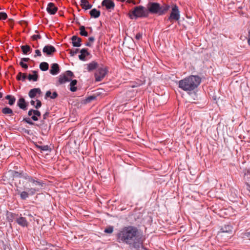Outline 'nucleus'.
I'll list each match as a JSON object with an SVG mask.
<instances>
[{"label": "nucleus", "instance_id": "obj_42", "mask_svg": "<svg viewBox=\"0 0 250 250\" xmlns=\"http://www.w3.org/2000/svg\"><path fill=\"white\" fill-rule=\"evenodd\" d=\"M249 175H250V169H245L244 173L245 177H248Z\"/></svg>", "mask_w": 250, "mask_h": 250}, {"label": "nucleus", "instance_id": "obj_39", "mask_svg": "<svg viewBox=\"0 0 250 250\" xmlns=\"http://www.w3.org/2000/svg\"><path fill=\"white\" fill-rule=\"evenodd\" d=\"M36 102V104H35V107L36 108H39V107H40L41 106L42 103L39 100H37Z\"/></svg>", "mask_w": 250, "mask_h": 250}, {"label": "nucleus", "instance_id": "obj_14", "mask_svg": "<svg viewBox=\"0 0 250 250\" xmlns=\"http://www.w3.org/2000/svg\"><path fill=\"white\" fill-rule=\"evenodd\" d=\"M16 222L21 226L26 227L28 226V223L25 218L20 216L16 219Z\"/></svg>", "mask_w": 250, "mask_h": 250}, {"label": "nucleus", "instance_id": "obj_36", "mask_svg": "<svg viewBox=\"0 0 250 250\" xmlns=\"http://www.w3.org/2000/svg\"><path fill=\"white\" fill-rule=\"evenodd\" d=\"M7 17V15L5 12H0V20H5Z\"/></svg>", "mask_w": 250, "mask_h": 250}, {"label": "nucleus", "instance_id": "obj_7", "mask_svg": "<svg viewBox=\"0 0 250 250\" xmlns=\"http://www.w3.org/2000/svg\"><path fill=\"white\" fill-rule=\"evenodd\" d=\"M180 18V15L178 7L175 4H173L171 7V12L168 18V20L172 22L173 21H178Z\"/></svg>", "mask_w": 250, "mask_h": 250}, {"label": "nucleus", "instance_id": "obj_2", "mask_svg": "<svg viewBox=\"0 0 250 250\" xmlns=\"http://www.w3.org/2000/svg\"><path fill=\"white\" fill-rule=\"evenodd\" d=\"M201 79L198 76L190 75L178 82V87L186 92L195 89L200 84Z\"/></svg>", "mask_w": 250, "mask_h": 250}, {"label": "nucleus", "instance_id": "obj_23", "mask_svg": "<svg viewBox=\"0 0 250 250\" xmlns=\"http://www.w3.org/2000/svg\"><path fill=\"white\" fill-rule=\"evenodd\" d=\"M58 96V94L56 92H54L53 93L50 90L47 91L45 93V98H50L52 99H55Z\"/></svg>", "mask_w": 250, "mask_h": 250}, {"label": "nucleus", "instance_id": "obj_50", "mask_svg": "<svg viewBox=\"0 0 250 250\" xmlns=\"http://www.w3.org/2000/svg\"><path fill=\"white\" fill-rule=\"evenodd\" d=\"M94 99H95V97L91 96V97H89L87 100H88V101H90L91 100H93Z\"/></svg>", "mask_w": 250, "mask_h": 250}, {"label": "nucleus", "instance_id": "obj_29", "mask_svg": "<svg viewBox=\"0 0 250 250\" xmlns=\"http://www.w3.org/2000/svg\"><path fill=\"white\" fill-rule=\"evenodd\" d=\"M49 65L46 62H42L40 64V68L43 71H46L48 69Z\"/></svg>", "mask_w": 250, "mask_h": 250}, {"label": "nucleus", "instance_id": "obj_28", "mask_svg": "<svg viewBox=\"0 0 250 250\" xmlns=\"http://www.w3.org/2000/svg\"><path fill=\"white\" fill-rule=\"evenodd\" d=\"M2 112L4 114H8L10 116H12L13 114V112L12 110L7 107H5L2 109Z\"/></svg>", "mask_w": 250, "mask_h": 250}, {"label": "nucleus", "instance_id": "obj_8", "mask_svg": "<svg viewBox=\"0 0 250 250\" xmlns=\"http://www.w3.org/2000/svg\"><path fill=\"white\" fill-rule=\"evenodd\" d=\"M232 227L229 225H225L222 227L218 233L219 236L226 235L227 238H230L232 235Z\"/></svg>", "mask_w": 250, "mask_h": 250}, {"label": "nucleus", "instance_id": "obj_35", "mask_svg": "<svg viewBox=\"0 0 250 250\" xmlns=\"http://www.w3.org/2000/svg\"><path fill=\"white\" fill-rule=\"evenodd\" d=\"M38 147L42 151H47L49 149V146L47 145L39 146H38Z\"/></svg>", "mask_w": 250, "mask_h": 250}, {"label": "nucleus", "instance_id": "obj_15", "mask_svg": "<svg viewBox=\"0 0 250 250\" xmlns=\"http://www.w3.org/2000/svg\"><path fill=\"white\" fill-rule=\"evenodd\" d=\"M72 43L74 47H80L81 45L82 40L76 36H73L71 38Z\"/></svg>", "mask_w": 250, "mask_h": 250}, {"label": "nucleus", "instance_id": "obj_45", "mask_svg": "<svg viewBox=\"0 0 250 250\" xmlns=\"http://www.w3.org/2000/svg\"><path fill=\"white\" fill-rule=\"evenodd\" d=\"M244 235L249 240H250V231L246 232L244 233Z\"/></svg>", "mask_w": 250, "mask_h": 250}, {"label": "nucleus", "instance_id": "obj_21", "mask_svg": "<svg viewBox=\"0 0 250 250\" xmlns=\"http://www.w3.org/2000/svg\"><path fill=\"white\" fill-rule=\"evenodd\" d=\"M81 5L85 10L89 9L92 7V5L87 0H81Z\"/></svg>", "mask_w": 250, "mask_h": 250}, {"label": "nucleus", "instance_id": "obj_20", "mask_svg": "<svg viewBox=\"0 0 250 250\" xmlns=\"http://www.w3.org/2000/svg\"><path fill=\"white\" fill-rule=\"evenodd\" d=\"M18 106L21 109L25 110L26 108V104L25 100L23 98H21L19 99L17 103Z\"/></svg>", "mask_w": 250, "mask_h": 250}, {"label": "nucleus", "instance_id": "obj_41", "mask_svg": "<svg viewBox=\"0 0 250 250\" xmlns=\"http://www.w3.org/2000/svg\"><path fill=\"white\" fill-rule=\"evenodd\" d=\"M23 121L29 125H34V123L32 122L29 118H25L23 119Z\"/></svg>", "mask_w": 250, "mask_h": 250}, {"label": "nucleus", "instance_id": "obj_32", "mask_svg": "<svg viewBox=\"0 0 250 250\" xmlns=\"http://www.w3.org/2000/svg\"><path fill=\"white\" fill-rule=\"evenodd\" d=\"M26 78V75L24 74H22L21 72L19 73V74H18V75L17 76V79L18 80H22V81H24L25 80Z\"/></svg>", "mask_w": 250, "mask_h": 250}, {"label": "nucleus", "instance_id": "obj_1", "mask_svg": "<svg viewBox=\"0 0 250 250\" xmlns=\"http://www.w3.org/2000/svg\"><path fill=\"white\" fill-rule=\"evenodd\" d=\"M117 241L137 250L143 247L141 234L136 227L129 226L121 229L117 234Z\"/></svg>", "mask_w": 250, "mask_h": 250}, {"label": "nucleus", "instance_id": "obj_47", "mask_svg": "<svg viewBox=\"0 0 250 250\" xmlns=\"http://www.w3.org/2000/svg\"><path fill=\"white\" fill-rule=\"evenodd\" d=\"M30 103H31V104L32 105H33V106H35V103H36V101H33V100H32V101H31Z\"/></svg>", "mask_w": 250, "mask_h": 250}, {"label": "nucleus", "instance_id": "obj_17", "mask_svg": "<svg viewBox=\"0 0 250 250\" xmlns=\"http://www.w3.org/2000/svg\"><path fill=\"white\" fill-rule=\"evenodd\" d=\"M41 94V90L39 88H35L31 89L28 95L31 98H33L37 96V94L40 95Z\"/></svg>", "mask_w": 250, "mask_h": 250}, {"label": "nucleus", "instance_id": "obj_48", "mask_svg": "<svg viewBox=\"0 0 250 250\" xmlns=\"http://www.w3.org/2000/svg\"><path fill=\"white\" fill-rule=\"evenodd\" d=\"M95 39L93 37H90L89 38V41L90 42H93Z\"/></svg>", "mask_w": 250, "mask_h": 250}, {"label": "nucleus", "instance_id": "obj_26", "mask_svg": "<svg viewBox=\"0 0 250 250\" xmlns=\"http://www.w3.org/2000/svg\"><path fill=\"white\" fill-rule=\"evenodd\" d=\"M33 72V74H29L28 75V79L29 81L36 82L38 80V76L36 71H34Z\"/></svg>", "mask_w": 250, "mask_h": 250}, {"label": "nucleus", "instance_id": "obj_10", "mask_svg": "<svg viewBox=\"0 0 250 250\" xmlns=\"http://www.w3.org/2000/svg\"><path fill=\"white\" fill-rule=\"evenodd\" d=\"M56 51V48L52 45H45L42 49V52L47 56H52Z\"/></svg>", "mask_w": 250, "mask_h": 250}, {"label": "nucleus", "instance_id": "obj_6", "mask_svg": "<svg viewBox=\"0 0 250 250\" xmlns=\"http://www.w3.org/2000/svg\"><path fill=\"white\" fill-rule=\"evenodd\" d=\"M107 72V69L105 66H104L103 65L99 66L94 75L96 81H101L105 76Z\"/></svg>", "mask_w": 250, "mask_h": 250}, {"label": "nucleus", "instance_id": "obj_9", "mask_svg": "<svg viewBox=\"0 0 250 250\" xmlns=\"http://www.w3.org/2000/svg\"><path fill=\"white\" fill-rule=\"evenodd\" d=\"M73 73L70 70L66 71L64 74H61L59 77V83L61 84L71 81Z\"/></svg>", "mask_w": 250, "mask_h": 250}, {"label": "nucleus", "instance_id": "obj_16", "mask_svg": "<svg viewBox=\"0 0 250 250\" xmlns=\"http://www.w3.org/2000/svg\"><path fill=\"white\" fill-rule=\"evenodd\" d=\"M60 72V69L59 65L57 63H54L51 65L50 73L52 75H56Z\"/></svg>", "mask_w": 250, "mask_h": 250}, {"label": "nucleus", "instance_id": "obj_43", "mask_svg": "<svg viewBox=\"0 0 250 250\" xmlns=\"http://www.w3.org/2000/svg\"><path fill=\"white\" fill-rule=\"evenodd\" d=\"M142 37V34L141 33H138L136 34V36H135V39L137 40H139L140 39H141Z\"/></svg>", "mask_w": 250, "mask_h": 250}, {"label": "nucleus", "instance_id": "obj_33", "mask_svg": "<svg viewBox=\"0 0 250 250\" xmlns=\"http://www.w3.org/2000/svg\"><path fill=\"white\" fill-rule=\"evenodd\" d=\"M16 214L9 212L7 213V218L9 222H12Z\"/></svg>", "mask_w": 250, "mask_h": 250}, {"label": "nucleus", "instance_id": "obj_5", "mask_svg": "<svg viewBox=\"0 0 250 250\" xmlns=\"http://www.w3.org/2000/svg\"><path fill=\"white\" fill-rule=\"evenodd\" d=\"M28 181L32 183L31 185L33 187L28 188V192L31 195H34L37 192H38L43 187V183L40 181L35 180L32 177L28 176L26 178Z\"/></svg>", "mask_w": 250, "mask_h": 250}, {"label": "nucleus", "instance_id": "obj_37", "mask_svg": "<svg viewBox=\"0 0 250 250\" xmlns=\"http://www.w3.org/2000/svg\"><path fill=\"white\" fill-rule=\"evenodd\" d=\"M41 38V36L39 34H35L32 36V39L33 40L37 41L38 39Z\"/></svg>", "mask_w": 250, "mask_h": 250}, {"label": "nucleus", "instance_id": "obj_12", "mask_svg": "<svg viewBox=\"0 0 250 250\" xmlns=\"http://www.w3.org/2000/svg\"><path fill=\"white\" fill-rule=\"evenodd\" d=\"M102 4L105 6L107 10L113 9L114 8L115 4L112 0H104Z\"/></svg>", "mask_w": 250, "mask_h": 250}, {"label": "nucleus", "instance_id": "obj_40", "mask_svg": "<svg viewBox=\"0 0 250 250\" xmlns=\"http://www.w3.org/2000/svg\"><path fill=\"white\" fill-rule=\"evenodd\" d=\"M79 51V49H76L75 50H71L70 51V55L71 56H74L75 55H76Z\"/></svg>", "mask_w": 250, "mask_h": 250}, {"label": "nucleus", "instance_id": "obj_27", "mask_svg": "<svg viewBox=\"0 0 250 250\" xmlns=\"http://www.w3.org/2000/svg\"><path fill=\"white\" fill-rule=\"evenodd\" d=\"M5 99L8 100V104L10 105H13L16 101V98L14 96H11L10 95H7L5 97Z\"/></svg>", "mask_w": 250, "mask_h": 250}, {"label": "nucleus", "instance_id": "obj_18", "mask_svg": "<svg viewBox=\"0 0 250 250\" xmlns=\"http://www.w3.org/2000/svg\"><path fill=\"white\" fill-rule=\"evenodd\" d=\"M81 54L79 55V58L80 60L85 61V58L89 55L87 49L83 48L80 51Z\"/></svg>", "mask_w": 250, "mask_h": 250}, {"label": "nucleus", "instance_id": "obj_46", "mask_svg": "<svg viewBox=\"0 0 250 250\" xmlns=\"http://www.w3.org/2000/svg\"><path fill=\"white\" fill-rule=\"evenodd\" d=\"M29 60L30 59L29 58H21V60L23 62H27L29 61Z\"/></svg>", "mask_w": 250, "mask_h": 250}, {"label": "nucleus", "instance_id": "obj_49", "mask_svg": "<svg viewBox=\"0 0 250 250\" xmlns=\"http://www.w3.org/2000/svg\"><path fill=\"white\" fill-rule=\"evenodd\" d=\"M249 33V36H250V30ZM248 43L249 45H250V37H249L248 38Z\"/></svg>", "mask_w": 250, "mask_h": 250}, {"label": "nucleus", "instance_id": "obj_24", "mask_svg": "<svg viewBox=\"0 0 250 250\" xmlns=\"http://www.w3.org/2000/svg\"><path fill=\"white\" fill-rule=\"evenodd\" d=\"M70 90L72 92H75L77 90V87L75 85L77 84V81L76 80H73L70 81Z\"/></svg>", "mask_w": 250, "mask_h": 250}, {"label": "nucleus", "instance_id": "obj_52", "mask_svg": "<svg viewBox=\"0 0 250 250\" xmlns=\"http://www.w3.org/2000/svg\"><path fill=\"white\" fill-rule=\"evenodd\" d=\"M2 94L0 92V98H2Z\"/></svg>", "mask_w": 250, "mask_h": 250}, {"label": "nucleus", "instance_id": "obj_53", "mask_svg": "<svg viewBox=\"0 0 250 250\" xmlns=\"http://www.w3.org/2000/svg\"><path fill=\"white\" fill-rule=\"evenodd\" d=\"M28 216H31L32 215L31 214H29Z\"/></svg>", "mask_w": 250, "mask_h": 250}, {"label": "nucleus", "instance_id": "obj_22", "mask_svg": "<svg viewBox=\"0 0 250 250\" xmlns=\"http://www.w3.org/2000/svg\"><path fill=\"white\" fill-rule=\"evenodd\" d=\"M89 14L92 18H97L100 16L101 12L99 10L94 8L89 12Z\"/></svg>", "mask_w": 250, "mask_h": 250}, {"label": "nucleus", "instance_id": "obj_11", "mask_svg": "<svg viewBox=\"0 0 250 250\" xmlns=\"http://www.w3.org/2000/svg\"><path fill=\"white\" fill-rule=\"evenodd\" d=\"M57 10L58 8L55 6L54 3L50 2L48 4L46 11L49 14L54 15L56 13Z\"/></svg>", "mask_w": 250, "mask_h": 250}, {"label": "nucleus", "instance_id": "obj_34", "mask_svg": "<svg viewBox=\"0 0 250 250\" xmlns=\"http://www.w3.org/2000/svg\"><path fill=\"white\" fill-rule=\"evenodd\" d=\"M104 232L107 233H111L113 231V228L112 226H110L106 228L104 230Z\"/></svg>", "mask_w": 250, "mask_h": 250}, {"label": "nucleus", "instance_id": "obj_3", "mask_svg": "<svg viewBox=\"0 0 250 250\" xmlns=\"http://www.w3.org/2000/svg\"><path fill=\"white\" fill-rule=\"evenodd\" d=\"M147 8L148 12L152 14H158L159 15H162L169 10L170 6L165 3L161 5L157 2H149L147 4Z\"/></svg>", "mask_w": 250, "mask_h": 250}, {"label": "nucleus", "instance_id": "obj_44", "mask_svg": "<svg viewBox=\"0 0 250 250\" xmlns=\"http://www.w3.org/2000/svg\"><path fill=\"white\" fill-rule=\"evenodd\" d=\"M42 56V53H41V52L39 50H35V55L34 56L35 57H37V56Z\"/></svg>", "mask_w": 250, "mask_h": 250}, {"label": "nucleus", "instance_id": "obj_25", "mask_svg": "<svg viewBox=\"0 0 250 250\" xmlns=\"http://www.w3.org/2000/svg\"><path fill=\"white\" fill-rule=\"evenodd\" d=\"M21 47L22 53L24 55H26L31 52V49L28 45H22Z\"/></svg>", "mask_w": 250, "mask_h": 250}, {"label": "nucleus", "instance_id": "obj_51", "mask_svg": "<svg viewBox=\"0 0 250 250\" xmlns=\"http://www.w3.org/2000/svg\"><path fill=\"white\" fill-rule=\"evenodd\" d=\"M85 45L86 46H91V43H89V42H87L86 44H85Z\"/></svg>", "mask_w": 250, "mask_h": 250}, {"label": "nucleus", "instance_id": "obj_4", "mask_svg": "<svg viewBox=\"0 0 250 250\" xmlns=\"http://www.w3.org/2000/svg\"><path fill=\"white\" fill-rule=\"evenodd\" d=\"M148 12L145 7L140 5L136 6L134 9L129 11L128 16L130 19H136L137 18H145L148 16Z\"/></svg>", "mask_w": 250, "mask_h": 250}, {"label": "nucleus", "instance_id": "obj_31", "mask_svg": "<svg viewBox=\"0 0 250 250\" xmlns=\"http://www.w3.org/2000/svg\"><path fill=\"white\" fill-rule=\"evenodd\" d=\"M80 34L81 36L86 37L88 35L87 32L85 31V27L83 26H81L80 27Z\"/></svg>", "mask_w": 250, "mask_h": 250}, {"label": "nucleus", "instance_id": "obj_38", "mask_svg": "<svg viewBox=\"0 0 250 250\" xmlns=\"http://www.w3.org/2000/svg\"><path fill=\"white\" fill-rule=\"evenodd\" d=\"M20 65L22 67L25 69H27L28 68V65L26 63H25L21 61V62H20Z\"/></svg>", "mask_w": 250, "mask_h": 250}, {"label": "nucleus", "instance_id": "obj_19", "mask_svg": "<svg viewBox=\"0 0 250 250\" xmlns=\"http://www.w3.org/2000/svg\"><path fill=\"white\" fill-rule=\"evenodd\" d=\"M98 67V63L95 61H92L90 63L87 64V69L88 71H91L96 68L97 69Z\"/></svg>", "mask_w": 250, "mask_h": 250}, {"label": "nucleus", "instance_id": "obj_13", "mask_svg": "<svg viewBox=\"0 0 250 250\" xmlns=\"http://www.w3.org/2000/svg\"><path fill=\"white\" fill-rule=\"evenodd\" d=\"M28 114L29 116H31L33 114V116H32V119L34 121H37L38 120V118L37 117L41 116V112L37 110L31 109L28 111Z\"/></svg>", "mask_w": 250, "mask_h": 250}, {"label": "nucleus", "instance_id": "obj_30", "mask_svg": "<svg viewBox=\"0 0 250 250\" xmlns=\"http://www.w3.org/2000/svg\"><path fill=\"white\" fill-rule=\"evenodd\" d=\"M29 195L30 194H29V192L28 191L27 192L23 191L21 193L20 197L22 200H25L28 197Z\"/></svg>", "mask_w": 250, "mask_h": 250}]
</instances>
